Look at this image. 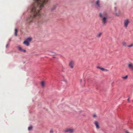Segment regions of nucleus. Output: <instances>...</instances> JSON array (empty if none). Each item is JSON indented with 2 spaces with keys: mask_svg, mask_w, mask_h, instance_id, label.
<instances>
[{
  "mask_svg": "<svg viewBox=\"0 0 133 133\" xmlns=\"http://www.w3.org/2000/svg\"><path fill=\"white\" fill-rule=\"evenodd\" d=\"M99 16L101 18L103 24L105 25L107 23V20L108 18L107 14L106 13H100Z\"/></svg>",
  "mask_w": 133,
  "mask_h": 133,
  "instance_id": "2",
  "label": "nucleus"
},
{
  "mask_svg": "<svg viewBox=\"0 0 133 133\" xmlns=\"http://www.w3.org/2000/svg\"><path fill=\"white\" fill-rule=\"evenodd\" d=\"M45 83L44 81H42L41 82V85L42 88H44L45 87Z\"/></svg>",
  "mask_w": 133,
  "mask_h": 133,
  "instance_id": "11",
  "label": "nucleus"
},
{
  "mask_svg": "<svg viewBox=\"0 0 133 133\" xmlns=\"http://www.w3.org/2000/svg\"><path fill=\"white\" fill-rule=\"evenodd\" d=\"M126 132L127 133H129V132H127V131H126Z\"/></svg>",
  "mask_w": 133,
  "mask_h": 133,
  "instance_id": "28",
  "label": "nucleus"
},
{
  "mask_svg": "<svg viewBox=\"0 0 133 133\" xmlns=\"http://www.w3.org/2000/svg\"><path fill=\"white\" fill-rule=\"evenodd\" d=\"M56 8V6H54L51 9V10H54Z\"/></svg>",
  "mask_w": 133,
  "mask_h": 133,
  "instance_id": "21",
  "label": "nucleus"
},
{
  "mask_svg": "<svg viewBox=\"0 0 133 133\" xmlns=\"http://www.w3.org/2000/svg\"><path fill=\"white\" fill-rule=\"evenodd\" d=\"M93 117L94 118H96L97 117V115L95 114L93 115Z\"/></svg>",
  "mask_w": 133,
  "mask_h": 133,
  "instance_id": "20",
  "label": "nucleus"
},
{
  "mask_svg": "<svg viewBox=\"0 0 133 133\" xmlns=\"http://www.w3.org/2000/svg\"><path fill=\"white\" fill-rule=\"evenodd\" d=\"M48 0H34L35 3L32 9H42Z\"/></svg>",
  "mask_w": 133,
  "mask_h": 133,
  "instance_id": "1",
  "label": "nucleus"
},
{
  "mask_svg": "<svg viewBox=\"0 0 133 133\" xmlns=\"http://www.w3.org/2000/svg\"><path fill=\"white\" fill-rule=\"evenodd\" d=\"M75 130L73 128H69L65 129L64 130L65 132H67L69 133H73L74 132Z\"/></svg>",
  "mask_w": 133,
  "mask_h": 133,
  "instance_id": "3",
  "label": "nucleus"
},
{
  "mask_svg": "<svg viewBox=\"0 0 133 133\" xmlns=\"http://www.w3.org/2000/svg\"><path fill=\"white\" fill-rule=\"evenodd\" d=\"M100 1L99 0H97L96 2V5L99 7H100L101 6L100 4Z\"/></svg>",
  "mask_w": 133,
  "mask_h": 133,
  "instance_id": "9",
  "label": "nucleus"
},
{
  "mask_svg": "<svg viewBox=\"0 0 133 133\" xmlns=\"http://www.w3.org/2000/svg\"><path fill=\"white\" fill-rule=\"evenodd\" d=\"M17 30L16 29H15V35L16 36H17Z\"/></svg>",
  "mask_w": 133,
  "mask_h": 133,
  "instance_id": "16",
  "label": "nucleus"
},
{
  "mask_svg": "<svg viewBox=\"0 0 133 133\" xmlns=\"http://www.w3.org/2000/svg\"><path fill=\"white\" fill-rule=\"evenodd\" d=\"M17 49L19 51L23 52H26V50H25L23 49L21 46H18L17 47Z\"/></svg>",
  "mask_w": 133,
  "mask_h": 133,
  "instance_id": "6",
  "label": "nucleus"
},
{
  "mask_svg": "<svg viewBox=\"0 0 133 133\" xmlns=\"http://www.w3.org/2000/svg\"><path fill=\"white\" fill-rule=\"evenodd\" d=\"M32 127L31 126H30V127H28V130H31L32 129Z\"/></svg>",
  "mask_w": 133,
  "mask_h": 133,
  "instance_id": "19",
  "label": "nucleus"
},
{
  "mask_svg": "<svg viewBox=\"0 0 133 133\" xmlns=\"http://www.w3.org/2000/svg\"><path fill=\"white\" fill-rule=\"evenodd\" d=\"M128 67L129 69L133 71V64L130 62L128 64Z\"/></svg>",
  "mask_w": 133,
  "mask_h": 133,
  "instance_id": "4",
  "label": "nucleus"
},
{
  "mask_svg": "<svg viewBox=\"0 0 133 133\" xmlns=\"http://www.w3.org/2000/svg\"><path fill=\"white\" fill-rule=\"evenodd\" d=\"M82 81V80H80V82H81Z\"/></svg>",
  "mask_w": 133,
  "mask_h": 133,
  "instance_id": "29",
  "label": "nucleus"
},
{
  "mask_svg": "<svg viewBox=\"0 0 133 133\" xmlns=\"http://www.w3.org/2000/svg\"><path fill=\"white\" fill-rule=\"evenodd\" d=\"M122 44L123 46L124 47L127 46L128 45H127V43L125 41H123L122 43Z\"/></svg>",
  "mask_w": 133,
  "mask_h": 133,
  "instance_id": "12",
  "label": "nucleus"
},
{
  "mask_svg": "<svg viewBox=\"0 0 133 133\" xmlns=\"http://www.w3.org/2000/svg\"><path fill=\"white\" fill-rule=\"evenodd\" d=\"M115 14L116 16H118L120 15V12H118L116 13Z\"/></svg>",
  "mask_w": 133,
  "mask_h": 133,
  "instance_id": "17",
  "label": "nucleus"
},
{
  "mask_svg": "<svg viewBox=\"0 0 133 133\" xmlns=\"http://www.w3.org/2000/svg\"><path fill=\"white\" fill-rule=\"evenodd\" d=\"M74 65V62L72 61L70 62L69 63V66L70 68L72 69L73 68V66Z\"/></svg>",
  "mask_w": 133,
  "mask_h": 133,
  "instance_id": "7",
  "label": "nucleus"
},
{
  "mask_svg": "<svg viewBox=\"0 0 133 133\" xmlns=\"http://www.w3.org/2000/svg\"><path fill=\"white\" fill-rule=\"evenodd\" d=\"M9 46V45L8 44H7V45H6V48H8V47Z\"/></svg>",
  "mask_w": 133,
  "mask_h": 133,
  "instance_id": "25",
  "label": "nucleus"
},
{
  "mask_svg": "<svg viewBox=\"0 0 133 133\" xmlns=\"http://www.w3.org/2000/svg\"><path fill=\"white\" fill-rule=\"evenodd\" d=\"M32 39V38L29 37V38H28L27 39L26 41H28V42H30L31 41Z\"/></svg>",
  "mask_w": 133,
  "mask_h": 133,
  "instance_id": "14",
  "label": "nucleus"
},
{
  "mask_svg": "<svg viewBox=\"0 0 133 133\" xmlns=\"http://www.w3.org/2000/svg\"><path fill=\"white\" fill-rule=\"evenodd\" d=\"M50 133H53V131L52 130H51L50 131Z\"/></svg>",
  "mask_w": 133,
  "mask_h": 133,
  "instance_id": "24",
  "label": "nucleus"
},
{
  "mask_svg": "<svg viewBox=\"0 0 133 133\" xmlns=\"http://www.w3.org/2000/svg\"><path fill=\"white\" fill-rule=\"evenodd\" d=\"M133 46V43H132L130 45H128L127 47H131Z\"/></svg>",
  "mask_w": 133,
  "mask_h": 133,
  "instance_id": "18",
  "label": "nucleus"
},
{
  "mask_svg": "<svg viewBox=\"0 0 133 133\" xmlns=\"http://www.w3.org/2000/svg\"><path fill=\"white\" fill-rule=\"evenodd\" d=\"M94 124L96 126L97 128L99 129V123L97 121H95L94 122Z\"/></svg>",
  "mask_w": 133,
  "mask_h": 133,
  "instance_id": "8",
  "label": "nucleus"
},
{
  "mask_svg": "<svg viewBox=\"0 0 133 133\" xmlns=\"http://www.w3.org/2000/svg\"><path fill=\"white\" fill-rule=\"evenodd\" d=\"M130 23V22L128 19H125L124 21V26L127 28L128 24Z\"/></svg>",
  "mask_w": 133,
  "mask_h": 133,
  "instance_id": "5",
  "label": "nucleus"
},
{
  "mask_svg": "<svg viewBox=\"0 0 133 133\" xmlns=\"http://www.w3.org/2000/svg\"><path fill=\"white\" fill-rule=\"evenodd\" d=\"M128 76L127 75L125 76H122L121 77L122 79H123L124 80H126L128 78Z\"/></svg>",
  "mask_w": 133,
  "mask_h": 133,
  "instance_id": "13",
  "label": "nucleus"
},
{
  "mask_svg": "<svg viewBox=\"0 0 133 133\" xmlns=\"http://www.w3.org/2000/svg\"><path fill=\"white\" fill-rule=\"evenodd\" d=\"M101 70L102 71H104L105 70H106L105 69H104L103 68H101Z\"/></svg>",
  "mask_w": 133,
  "mask_h": 133,
  "instance_id": "22",
  "label": "nucleus"
},
{
  "mask_svg": "<svg viewBox=\"0 0 133 133\" xmlns=\"http://www.w3.org/2000/svg\"><path fill=\"white\" fill-rule=\"evenodd\" d=\"M97 68L98 69H101V68L99 67H97Z\"/></svg>",
  "mask_w": 133,
  "mask_h": 133,
  "instance_id": "26",
  "label": "nucleus"
},
{
  "mask_svg": "<svg viewBox=\"0 0 133 133\" xmlns=\"http://www.w3.org/2000/svg\"><path fill=\"white\" fill-rule=\"evenodd\" d=\"M129 98H128V99H127L128 101H129Z\"/></svg>",
  "mask_w": 133,
  "mask_h": 133,
  "instance_id": "27",
  "label": "nucleus"
},
{
  "mask_svg": "<svg viewBox=\"0 0 133 133\" xmlns=\"http://www.w3.org/2000/svg\"><path fill=\"white\" fill-rule=\"evenodd\" d=\"M102 34V33L100 32L97 35V37H100Z\"/></svg>",
  "mask_w": 133,
  "mask_h": 133,
  "instance_id": "15",
  "label": "nucleus"
},
{
  "mask_svg": "<svg viewBox=\"0 0 133 133\" xmlns=\"http://www.w3.org/2000/svg\"><path fill=\"white\" fill-rule=\"evenodd\" d=\"M23 43L26 45V46H28L29 45V43L26 40L24 41L23 42Z\"/></svg>",
  "mask_w": 133,
  "mask_h": 133,
  "instance_id": "10",
  "label": "nucleus"
},
{
  "mask_svg": "<svg viewBox=\"0 0 133 133\" xmlns=\"http://www.w3.org/2000/svg\"><path fill=\"white\" fill-rule=\"evenodd\" d=\"M40 20L39 19L38 21L37 22L38 23L40 24L42 23V22H40Z\"/></svg>",
  "mask_w": 133,
  "mask_h": 133,
  "instance_id": "23",
  "label": "nucleus"
}]
</instances>
